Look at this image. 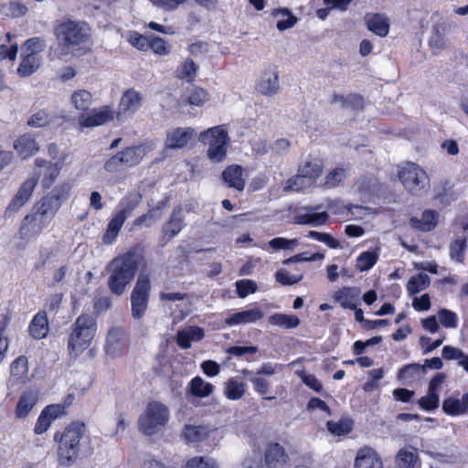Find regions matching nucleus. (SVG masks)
<instances>
[{"label": "nucleus", "mask_w": 468, "mask_h": 468, "mask_svg": "<svg viewBox=\"0 0 468 468\" xmlns=\"http://www.w3.org/2000/svg\"><path fill=\"white\" fill-rule=\"evenodd\" d=\"M138 268L139 256L134 250L112 259L107 267L109 291L115 296L122 295L134 279Z\"/></svg>", "instance_id": "1"}, {"label": "nucleus", "mask_w": 468, "mask_h": 468, "mask_svg": "<svg viewBox=\"0 0 468 468\" xmlns=\"http://www.w3.org/2000/svg\"><path fill=\"white\" fill-rule=\"evenodd\" d=\"M84 433V423L72 422L60 435L58 432L54 435V440L58 441V462L59 465L69 467L76 462L80 450V441Z\"/></svg>", "instance_id": "2"}, {"label": "nucleus", "mask_w": 468, "mask_h": 468, "mask_svg": "<svg viewBox=\"0 0 468 468\" xmlns=\"http://www.w3.org/2000/svg\"><path fill=\"white\" fill-rule=\"evenodd\" d=\"M97 331V323L91 314H80L73 324L69 336L68 349L71 356H78L86 350Z\"/></svg>", "instance_id": "3"}, {"label": "nucleus", "mask_w": 468, "mask_h": 468, "mask_svg": "<svg viewBox=\"0 0 468 468\" xmlns=\"http://www.w3.org/2000/svg\"><path fill=\"white\" fill-rule=\"evenodd\" d=\"M398 176L405 189L414 196L421 195L430 186V178L425 170L412 162L399 165Z\"/></svg>", "instance_id": "4"}, {"label": "nucleus", "mask_w": 468, "mask_h": 468, "mask_svg": "<svg viewBox=\"0 0 468 468\" xmlns=\"http://www.w3.org/2000/svg\"><path fill=\"white\" fill-rule=\"evenodd\" d=\"M151 281L148 274L140 273L131 292V315L135 320L142 319L149 306Z\"/></svg>", "instance_id": "5"}, {"label": "nucleus", "mask_w": 468, "mask_h": 468, "mask_svg": "<svg viewBox=\"0 0 468 468\" xmlns=\"http://www.w3.org/2000/svg\"><path fill=\"white\" fill-rule=\"evenodd\" d=\"M198 140L208 144L207 156L215 162H221L227 154L229 138L223 125L214 126L200 133Z\"/></svg>", "instance_id": "6"}, {"label": "nucleus", "mask_w": 468, "mask_h": 468, "mask_svg": "<svg viewBox=\"0 0 468 468\" xmlns=\"http://www.w3.org/2000/svg\"><path fill=\"white\" fill-rule=\"evenodd\" d=\"M169 418V410L161 402L152 401L139 418V429L146 435L157 433L165 425Z\"/></svg>", "instance_id": "7"}, {"label": "nucleus", "mask_w": 468, "mask_h": 468, "mask_svg": "<svg viewBox=\"0 0 468 468\" xmlns=\"http://www.w3.org/2000/svg\"><path fill=\"white\" fill-rule=\"evenodd\" d=\"M57 38L64 53L80 57L90 50L89 36L82 31H58Z\"/></svg>", "instance_id": "8"}, {"label": "nucleus", "mask_w": 468, "mask_h": 468, "mask_svg": "<svg viewBox=\"0 0 468 468\" xmlns=\"http://www.w3.org/2000/svg\"><path fill=\"white\" fill-rule=\"evenodd\" d=\"M144 101L143 94L133 88L126 90L120 100L118 111L115 113L118 122L122 123L133 118L142 107Z\"/></svg>", "instance_id": "9"}, {"label": "nucleus", "mask_w": 468, "mask_h": 468, "mask_svg": "<svg viewBox=\"0 0 468 468\" xmlns=\"http://www.w3.org/2000/svg\"><path fill=\"white\" fill-rule=\"evenodd\" d=\"M69 190V187L67 185L53 188L34 207V209H37L52 220L62 202L67 198Z\"/></svg>", "instance_id": "10"}, {"label": "nucleus", "mask_w": 468, "mask_h": 468, "mask_svg": "<svg viewBox=\"0 0 468 468\" xmlns=\"http://www.w3.org/2000/svg\"><path fill=\"white\" fill-rule=\"evenodd\" d=\"M48 217L34 209L31 214L27 215L19 229V234L22 239H30L40 234L51 222Z\"/></svg>", "instance_id": "11"}, {"label": "nucleus", "mask_w": 468, "mask_h": 468, "mask_svg": "<svg viewBox=\"0 0 468 468\" xmlns=\"http://www.w3.org/2000/svg\"><path fill=\"white\" fill-rule=\"evenodd\" d=\"M323 207L324 205L322 204L300 207L293 217L294 223L312 227L324 225L328 220L329 215L325 211L318 212Z\"/></svg>", "instance_id": "12"}, {"label": "nucleus", "mask_w": 468, "mask_h": 468, "mask_svg": "<svg viewBox=\"0 0 468 468\" xmlns=\"http://www.w3.org/2000/svg\"><path fill=\"white\" fill-rule=\"evenodd\" d=\"M265 464L268 468H288L289 456L278 442L270 443L265 450Z\"/></svg>", "instance_id": "13"}, {"label": "nucleus", "mask_w": 468, "mask_h": 468, "mask_svg": "<svg viewBox=\"0 0 468 468\" xmlns=\"http://www.w3.org/2000/svg\"><path fill=\"white\" fill-rule=\"evenodd\" d=\"M256 89L261 94L270 97L279 91V75L276 68L270 66L262 72Z\"/></svg>", "instance_id": "14"}, {"label": "nucleus", "mask_w": 468, "mask_h": 468, "mask_svg": "<svg viewBox=\"0 0 468 468\" xmlns=\"http://www.w3.org/2000/svg\"><path fill=\"white\" fill-rule=\"evenodd\" d=\"M37 179L29 178L27 179L19 187L16 194L11 200L10 204L6 207V214L17 212L30 198L36 186Z\"/></svg>", "instance_id": "15"}, {"label": "nucleus", "mask_w": 468, "mask_h": 468, "mask_svg": "<svg viewBox=\"0 0 468 468\" xmlns=\"http://www.w3.org/2000/svg\"><path fill=\"white\" fill-rule=\"evenodd\" d=\"M354 468H383V463L377 451L366 446L358 450Z\"/></svg>", "instance_id": "16"}, {"label": "nucleus", "mask_w": 468, "mask_h": 468, "mask_svg": "<svg viewBox=\"0 0 468 468\" xmlns=\"http://www.w3.org/2000/svg\"><path fill=\"white\" fill-rule=\"evenodd\" d=\"M185 227L186 223L183 208L177 206L173 208L168 221L164 224L162 232L165 236H168L169 239H172L178 235Z\"/></svg>", "instance_id": "17"}, {"label": "nucleus", "mask_w": 468, "mask_h": 468, "mask_svg": "<svg viewBox=\"0 0 468 468\" xmlns=\"http://www.w3.org/2000/svg\"><path fill=\"white\" fill-rule=\"evenodd\" d=\"M125 346V333L122 328L114 327L109 330L106 337L105 351L112 356H117Z\"/></svg>", "instance_id": "18"}, {"label": "nucleus", "mask_w": 468, "mask_h": 468, "mask_svg": "<svg viewBox=\"0 0 468 468\" xmlns=\"http://www.w3.org/2000/svg\"><path fill=\"white\" fill-rule=\"evenodd\" d=\"M195 134L193 128H176L167 133L165 147L169 149H179L185 147Z\"/></svg>", "instance_id": "19"}, {"label": "nucleus", "mask_w": 468, "mask_h": 468, "mask_svg": "<svg viewBox=\"0 0 468 468\" xmlns=\"http://www.w3.org/2000/svg\"><path fill=\"white\" fill-rule=\"evenodd\" d=\"M28 361L25 356L16 358L10 366L9 383L12 386L24 384L28 380Z\"/></svg>", "instance_id": "20"}, {"label": "nucleus", "mask_w": 468, "mask_h": 468, "mask_svg": "<svg viewBox=\"0 0 468 468\" xmlns=\"http://www.w3.org/2000/svg\"><path fill=\"white\" fill-rule=\"evenodd\" d=\"M263 317V312L259 307L240 311L229 315L225 323L229 326L254 323Z\"/></svg>", "instance_id": "21"}, {"label": "nucleus", "mask_w": 468, "mask_h": 468, "mask_svg": "<svg viewBox=\"0 0 468 468\" xmlns=\"http://www.w3.org/2000/svg\"><path fill=\"white\" fill-rule=\"evenodd\" d=\"M114 112L108 106H105L99 111H93L90 114L80 118V124L82 127H96L106 123L112 120Z\"/></svg>", "instance_id": "22"}, {"label": "nucleus", "mask_w": 468, "mask_h": 468, "mask_svg": "<svg viewBox=\"0 0 468 468\" xmlns=\"http://www.w3.org/2000/svg\"><path fill=\"white\" fill-rule=\"evenodd\" d=\"M331 104H339L342 109H348L352 111H360L364 108V98L356 93H349L346 96L333 92Z\"/></svg>", "instance_id": "23"}, {"label": "nucleus", "mask_w": 468, "mask_h": 468, "mask_svg": "<svg viewBox=\"0 0 468 468\" xmlns=\"http://www.w3.org/2000/svg\"><path fill=\"white\" fill-rule=\"evenodd\" d=\"M438 214L434 210H424L421 218L412 217L410 219L411 228L423 232L431 231L437 226Z\"/></svg>", "instance_id": "24"}, {"label": "nucleus", "mask_w": 468, "mask_h": 468, "mask_svg": "<svg viewBox=\"0 0 468 468\" xmlns=\"http://www.w3.org/2000/svg\"><path fill=\"white\" fill-rule=\"evenodd\" d=\"M243 169L240 165H232L222 172V179L232 188L242 191L245 187V180L242 178Z\"/></svg>", "instance_id": "25"}, {"label": "nucleus", "mask_w": 468, "mask_h": 468, "mask_svg": "<svg viewBox=\"0 0 468 468\" xmlns=\"http://www.w3.org/2000/svg\"><path fill=\"white\" fill-rule=\"evenodd\" d=\"M14 147L22 158H27L35 154L38 151V144L35 138L29 134L25 133L19 136L14 143Z\"/></svg>", "instance_id": "26"}, {"label": "nucleus", "mask_w": 468, "mask_h": 468, "mask_svg": "<svg viewBox=\"0 0 468 468\" xmlns=\"http://www.w3.org/2000/svg\"><path fill=\"white\" fill-rule=\"evenodd\" d=\"M359 292L356 288L343 287L335 292L334 299L344 309H356L358 301Z\"/></svg>", "instance_id": "27"}, {"label": "nucleus", "mask_w": 468, "mask_h": 468, "mask_svg": "<svg viewBox=\"0 0 468 468\" xmlns=\"http://www.w3.org/2000/svg\"><path fill=\"white\" fill-rule=\"evenodd\" d=\"M40 65V56H32L22 53L21 61L17 67L16 72L22 78L29 77L39 69Z\"/></svg>", "instance_id": "28"}, {"label": "nucleus", "mask_w": 468, "mask_h": 468, "mask_svg": "<svg viewBox=\"0 0 468 468\" xmlns=\"http://www.w3.org/2000/svg\"><path fill=\"white\" fill-rule=\"evenodd\" d=\"M28 331L30 335L35 339L46 337L48 332V323L45 312H39L33 317Z\"/></svg>", "instance_id": "29"}, {"label": "nucleus", "mask_w": 468, "mask_h": 468, "mask_svg": "<svg viewBox=\"0 0 468 468\" xmlns=\"http://www.w3.org/2000/svg\"><path fill=\"white\" fill-rule=\"evenodd\" d=\"M37 393L35 391L24 392L17 402L16 415L17 418H26L37 404Z\"/></svg>", "instance_id": "30"}, {"label": "nucleus", "mask_w": 468, "mask_h": 468, "mask_svg": "<svg viewBox=\"0 0 468 468\" xmlns=\"http://www.w3.org/2000/svg\"><path fill=\"white\" fill-rule=\"evenodd\" d=\"M141 199L142 197L140 194L130 193L120 201L118 205L119 210L115 215L121 218H122L125 221L128 217H130L133 209L138 206Z\"/></svg>", "instance_id": "31"}, {"label": "nucleus", "mask_w": 468, "mask_h": 468, "mask_svg": "<svg viewBox=\"0 0 468 468\" xmlns=\"http://www.w3.org/2000/svg\"><path fill=\"white\" fill-rule=\"evenodd\" d=\"M121 157H123L125 167H132L138 165L146 154L145 147L143 145L126 147L119 152Z\"/></svg>", "instance_id": "32"}, {"label": "nucleus", "mask_w": 468, "mask_h": 468, "mask_svg": "<svg viewBox=\"0 0 468 468\" xmlns=\"http://www.w3.org/2000/svg\"><path fill=\"white\" fill-rule=\"evenodd\" d=\"M271 15L277 20V29H289L298 21L292 11L285 7L273 9Z\"/></svg>", "instance_id": "33"}, {"label": "nucleus", "mask_w": 468, "mask_h": 468, "mask_svg": "<svg viewBox=\"0 0 468 468\" xmlns=\"http://www.w3.org/2000/svg\"><path fill=\"white\" fill-rule=\"evenodd\" d=\"M214 389V386L210 383L205 382L201 377H195L189 382V393L193 397L206 398L208 397Z\"/></svg>", "instance_id": "34"}, {"label": "nucleus", "mask_w": 468, "mask_h": 468, "mask_svg": "<svg viewBox=\"0 0 468 468\" xmlns=\"http://www.w3.org/2000/svg\"><path fill=\"white\" fill-rule=\"evenodd\" d=\"M55 114L47 109L34 112L27 120V124L34 128H43L54 122Z\"/></svg>", "instance_id": "35"}, {"label": "nucleus", "mask_w": 468, "mask_h": 468, "mask_svg": "<svg viewBox=\"0 0 468 468\" xmlns=\"http://www.w3.org/2000/svg\"><path fill=\"white\" fill-rule=\"evenodd\" d=\"M183 97L187 103L197 107L203 106L209 100V94L206 90L195 86L188 89Z\"/></svg>", "instance_id": "36"}, {"label": "nucleus", "mask_w": 468, "mask_h": 468, "mask_svg": "<svg viewBox=\"0 0 468 468\" xmlns=\"http://www.w3.org/2000/svg\"><path fill=\"white\" fill-rule=\"evenodd\" d=\"M442 356L446 360H456L459 367L468 373V355L459 348L445 346L442 348Z\"/></svg>", "instance_id": "37"}, {"label": "nucleus", "mask_w": 468, "mask_h": 468, "mask_svg": "<svg viewBox=\"0 0 468 468\" xmlns=\"http://www.w3.org/2000/svg\"><path fill=\"white\" fill-rule=\"evenodd\" d=\"M323 171L322 162L318 159L305 161L298 168L300 176L303 178L315 179L319 177Z\"/></svg>", "instance_id": "38"}, {"label": "nucleus", "mask_w": 468, "mask_h": 468, "mask_svg": "<svg viewBox=\"0 0 468 468\" xmlns=\"http://www.w3.org/2000/svg\"><path fill=\"white\" fill-rule=\"evenodd\" d=\"M124 222L125 221L122 219V218H121L114 215L107 225L106 231L102 236V243L105 245H112L116 240V238Z\"/></svg>", "instance_id": "39"}, {"label": "nucleus", "mask_w": 468, "mask_h": 468, "mask_svg": "<svg viewBox=\"0 0 468 468\" xmlns=\"http://www.w3.org/2000/svg\"><path fill=\"white\" fill-rule=\"evenodd\" d=\"M442 410L450 416H460L467 414L463 397L461 399L449 397L443 399Z\"/></svg>", "instance_id": "40"}, {"label": "nucleus", "mask_w": 468, "mask_h": 468, "mask_svg": "<svg viewBox=\"0 0 468 468\" xmlns=\"http://www.w3.org/2000/svg\"><path fill=\"white\" fill-rule=\"evenodd\" d=\"M209 433V429L204 425H187L184 430V437L187 442H199L204 441Z\"/></svg>", "instance_id": "41"}, {"label": "nucleus", "mask_w": 468, "mask_h": 468, "mask_svg": "<svg viewBox=\"0 0 468 468\" xmlns=\"http://www.w3.org/2000/svg\"><path fill=\"white\" fill-rule=\"evenodd\" d=\"M431 280L426 273H418L412 276L407 283V290L410 295L417 294L430 286Z\"/></svg>", "instance_id": "42"}, {"label": "nucleus", "mask_w": 468, "mask_h": 468, "mask_svg": "<svg viewBox=\"0 0 468 468\" xmlns=\"http://www.w3.org/2000/svg\"><path fill=\"white\" fill-rule=\"evenodd\" d=\"M419 461L415 449H400L396 455V463L399 468H412Z\"/></svg>", "instance_id": "43"}, {"label": "nucleus", "mask_w": 468, "mask_h": 468, "mask_svg": "<svg viewBox=\"0 0 468 468\" xmlns=\"http://www.w3.org/2000/svg\"><path fill=\"white\" fill-rule=\"evenodd\" d=\"M367 29H389V19L384 14L367 13L365 16Z\"/></svg>", "instance_id": "44"}, {"label": "nucleus", "mask_w": 468, "mask_h": 468, "mask_svg": "<svg viewBox=\"0 0 468 468\" xmlns=\"http://www.w3.org/2000/svg\"><path fill=\"white\" fill-rule=\"evenodd\" d=\"M269 323L282 328L291 329L297 327L300 320L296 315L275 314L269 317Z\"/></svg>", "instance_id": "45"}, {"label": "nucleus", "mask_w": 468, "mask_h": 468, "mask_svg": "<svg viewBox=\"0 0 468 468\" xmlns=\"http://www.w3.org/2000/svg\"><path fill=\"white\" fill-rule=\"evenodd\" d=\"M92 101V95L87 90H78L71 95V102L79 111H86L90 108Z\"/></svg>", "instance_id": "46"}, {"label": "nucleus", "mask_w": 468, "mask_h": 468, "mask_svg": "<svg viewBox=\"0 0 468 468\" xmlns=\"http://www.w3.org/2000/svg\"><path fill=\"white\" fill-rule=\"evenodd\" d=\"M327 430L335 436L348 434L353 429V421L349 419H341L338 421L330 420L326 423Z\"/></svg>", "instance_id": "47"}, {"label": "nucleus", "mask_w": 468, "mask_h": 468, "mask_svg": "<svg viewBox=\"0 0 468 468\" xmlns=\"http://www.w3.org/2000/svg\"><path fill=\"white\" fill-rule=\"evenodd\" d=\"M244 393V383L239 382L233 378L229 379L226 383L224 394L229 399L238 400L243 397Z\"/></svg>", "instance_id": "48"}, {"label": "nucleus", "mask_w": 468, "mask_h": 468, "mask_svg": "<svg viewBox=\"0 0 468 468\" xmlns=\"http://www.w3.org/2000/svg\"><path fill=\"white\" fill-rule=\"evenodd\" d=\"M466 246L465 239L459 238L451 242L449 247L451 260L459 263L463 262Z\"/></svg>", "instance_id": "49"}, {"label": "nucleus", "mask_w": 468, "mask_h": 468, "mask_svg": "<svg viewBox=\"0 0 468 468\" xmlns=\"http://www.w3.org/2000/svg\"><path fill=\"white\" fill-rule=\"evenodd\" d=\"M429 47L434 55L448 47V39L444 31H432L429 38Z\"/></svg>", "instance_id": "50"}, {"label": "nucleus", "mask_w": 468, "mask_h": 468, "mask_svg": "<svg viewBox=\"0 0 468 468\" xmlns=\"http://www.w3.org/2000/svg\"><path fill=\"white\" fill-rule=\"evenodd\" d=\"M378 258L377 252L364 251L356 259V268L360 271H367L377 263Z\"/></svg>", "instance_id": "51"}, {"label": "nucleus", "mask_w": 468, "mask_h": 468, "mask_svg": "<svg viewBox=\"0 0 468 468\" xmlns=\"http://www.w3.org/2000/svg\"><path fill=\"white\" fill-rule=\"evenodd\" d=\"M45 48L46 43L43 39L40 37H32L25 42L22 48V53L32 56H39V53L42 52Z\"/></svg>", "instance_id": "52"}, {"label": "nucleus", "mask_w": 468, "mask_h": 468, "mask_svg": "<svg viewBox=\"0 0 468 468\" xmlns=\"http://www.w3.org/2000/svg\"><path fill=\"white\" fill-rule=\"evenodd\" d=\"M268 244L274 250H293L299 245V240L297 239H289L282 237H277L271 239Z\"/></svg>", "instance_id": "53"}, {"label": "nucleus", "mask_w": 468, "mask_h": 468, "mask_svg": "<svg viewBox=\"0 0 468 468\" xmlns=\"http://www.w3.org/2000/svg\"><path fill=\"white\" fill-rule=\"evenodd\" d=\"M185 468H219V466L213 458L196 456L186 462Z\"/></svg>", "instance_id": "54"}, {"label": "nucleus", "mask_w": 468, "mask_h": 468, "mask_svg": "<svg viewBox=\"0 0 468 468\" xmlns=\"http://www.w3.org/2000/svg\"><path fill=\"white\" fill-rule=\"evenodd\" d=\"M423 370V367L417 363L408 364L402 367L398 372L399 380L404 381L414 378Z\"/></svg>", "instance_id": "55"}, {"label": "nucleus", "mask_w": 468, "mask_h": 468, "mask_svg": "<svg viewBox=\"0 0 468 468\" xmlns=\"http://www.w3.org/2000/svg\"><path fill=\"white\" fill-rule=\"evenodd\" d=\"M420 409L426 411L436 410L440 404V397L438 393L427 392V395L421 397L418 401Z\"/></svg>", "instance_id": "56"}, {"label": "nucleus", "mask_w": 468, "mask_h": 468, "mask_svg": "<svg viewBox=\"0 0 468 468\" xmlns=\"http://www.w3.org/2000/svg\"><path fill=\"white\" fill-rule=\"evenodd\" d=\"M197 66L194 63L193 60H186L180 68L177 69V77L182 80H186L188 81H193L197 75Z\"/></svg>", "instance_id": "57"}, {"label": "nucleus", "mask_w": 468, "mask_h": 468, "mask_svg": "<svg viewBox=\"0 0 468 468\" xmlns=\"http://www.w3.org/2000/svg\"><path fill=\"white\" fill-rule=\"evenodd\" d=\"M303 275L302 273L299 274H290L284 269H281L276 271L275 278L278 282L282 285H292L299 282L303 279Z\"/></svg>", "instance_id": "58"}, {"label": "nucleus", "mask_w": 468, "mask_h": 468, "mask_svg": "<svg viewBox=\"0 0 468 468\" xmlns=\"http://www.w3.org/2000/svg\"><path fill=\"white\" fill-rule=\"evenodd\" d=\"M237 293L240 298H245L250 293H254L258 286L252 280H240L236 282Z\"/></svg>", "instance_id": "59"}, {"label": "nucleus", "mask_w": 468, "mask_h": 468, "mask_svg": "<svg viewBox=\"0 0 468 468\" xmlns=\"http://www.w3.org/2000/svg\"><path fill=\"white\" fill-rule=\"evenodd\" d=\"M441 324L446 328H455L458 325V319L455 313L448 309H441L438 312Z\"/></svg>", "instance_id": "60"}, {"label": "nucleus", "mask_w": 468, "mask_h": 468, "mask_svg": "<svg viewBox=\"0 0 468 468\" xmlns=\"http://www.w3.org/2000/svg\"><path fill=\"white\" fill-rule=\"evenodd\" d=\"M324 259V254L314 253L311 256H307V252H303L290 257L283 261L284 265H289L294 262H305V261H316Z\"/></svg>", "instance_id": "61"}, {"label": "nucleus", "mask_w": 468, "mask_h": 468, "mask_svg": "<svg viewBox=\"0 0 468 468\" xmlns=\"http://www.w3.org/2000/svg\"><path fill=\"white\" fill-rule=\"evenodd\" d=\"M346 177V171L343 168H335L331 171L325 177V186L327 187H335Z\"/></svg>", "instance_id": "62"}, {"label": "nucleus", "mask_w": 468, "mask_h": 468, "mask_svg": "<svg viewBox=\"0 0 468 468\" xmlns=\"http://www.w3.org/2000/svg\"><path fill=\"white\" fill-rule=\"evenodd\" d=\"M123 157H121L120 153H117L109 158L104 164V169L108 173H116L125 167L123 164Z\"/></svg>", "instance_id": "63"}, {"label": "nucleus", "mask_w": 468, "mask_h": 468, "mask_svg": "<svg viewBox=\"0 0 468 468\" xmlns=\"http://www.w3.org/2000/svg\"><path fill=\"white\" fill-rule=\"evenodd\" d=\"M18 52L17 43H12L9 46L5 44L0 45V60L8 58L14 61L16 58Z\"/></svg>", "instance_id": "64"}]
</instances>
